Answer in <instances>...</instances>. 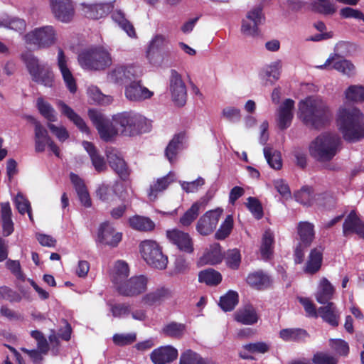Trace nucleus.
<instances>
[{
  "instance_id": "obj_7",
  "label": "nucleus",
  "mask_w": 364,
  "mask_h": 364,
  "mask_svg": "<svg viewBox=\"0 0 364 364\" xmlns=\"http://www.w3.org/2000/svg\"><path fill=\"white\" fill-rule=\"evenodd\" d=\"M139 247L142 258L149 265L160 270L166 268L168 257L163 254L161 247L156 241H142Z\"/></svg>"
},
{
  "instance_id": "obj_9",
  "label": "nucleus",
  "mask_w": 364,
  "mask_h": 364,
  "mask_svg": "<svg viewBox=\"0 0 364 364\" xmlns=\"http://www.w3.org/2000/svg\"><path fill=\"white\" fill-rule=\"evenodd\" d=\"M26 43L38 48H46L55 43V32L53 26H46L36 28L24 36Z\"/></svg>"
},
{
  "instance_id": "obj_31",
  "label": "nucleus",
  "mask_w": 364,
  "mask_h": 364,
  "mask_svg": "<svg viewBox=\"0 0 364 364\" xmlns=\"http://www.w3.org/2000/svg\"><path fill=\"white\" fill-rule=\"evenodd\" d=\"M320 316L323 321L329 325L337 327L339 324V314L336 306L333 302L326 304L325 306L318 308V317Z\"/></svg>"
},
{
  "instance_id": "obj_23",
  "label": "nucleus",
  "mask_w": 364,
  "mask_h": 364,
  "mask_svg": "<svg viewBox=\"0 0 364 364\" xmlns=\"http://www.w3.org/2000/svg\"><path fill=\"white\" fill-rule=\"evenodd\" d=\"M343 233L347 236L349 233H355L364 239V223L358 216L355 210H351L343 224Z\"/></svg>"
},
{
  "instance_id": "obj_29",
  "label": "nucleus",
  "mask_w": 364,
  "mask_h": 364,
  "mask_svg": "<svg viewBox=\"0 0 364 364\" xmlns=\"http://www.w3.org/2000/svg\"><path fill=\"white\" fill-rule=\"evenodd\" d=\"M335 56H330L325 62L324 64L318 66L320 69H324L330 66L332 63V69L336 70L337 71L342 73L348 76H351L354 74L355 66L354 65L348 60L340 59L336 60Z\"/></svg>"
},
{
  "instance_id": "obj_50",
  "label": "nucleus",
  "mask_w": 364,
  "mask_h": 364,
  "mask_svg": "<svg viewBox=\"0 0 364 364\" xmlns=\"http://www.w3.org/2000/svg\"><path fill=\"white\" fill-rule=\"evenodd\" d=\"M171 181L168 176L158 178L152 185L150 186L148 191V196L151 200H155L159 193L166 190L169 186Z\"/></svg>"
},
{
  "instance_id": "obj_37",
  "label": "nucleus",
  "mask_w": 364,
  "mask_h": 364,
  "mask_svg": "<svg viewBox=\"0 0 364 364\" xmlns=\"http://www.w3.org/2000/svg\"><path fill=\"white\" fill-rule=\"evenodd\" d=\"M279 337L286 342H301L309 337L308 332L300 328H284L279 331Z\"/></svg>"
},
{
  "instance_id": "obj_42",
  "label": "nucleus",
  "mask_w": 364,
  "mask_h": 364,
  "mask_svg": "<svg viewBox=\"0 0 364 364\" xmlns=\"http://www.w3.org/2000/svg\"><path fill=\"white\" fill-rule=\"evenodd\" d=\"M35 132V151L38 153L43 152L46 149V145H48L51 141V138L49 136L47 129L42 125L38 126L36 129H34Z\"/></svg>"
},
{
  "instance_id": "obj_8",
  "label": "nucleus",
  "mask_w": 364,
  "mask_h": 364,
  "mask_svg": "<svg viewBox=\"0 0 364 364\" xmlns=\"http://www.w3.org/2000/svg\"><path fill=\"white\" fill-rule=\"evenodd\" d=\"M87 114L103 141H109L119 134L118 127L100 112L90 109Z\"/></svg>"
},
{
  "instance_id": "obj_11",
  "label": "nucleus",
  "mask_w": 364,
  "mask_h": 364,
  "mask_svg": "<svg viewBox=\"0 0 364 364\" xmlns=\"http://www.w3.org/2000/svg\"><path fill=\"white\" fill-rule=\"evenodd\" d=\"M147 279L143 276L133 277L115 287L117 292L127 297L137 296L146 289Z\"/></svg>"
},
{
  "instance_id": "obj_20",
  "label": "nucleus",
  "mask_w": 364,
  "mask_h": 364,
  "mask_svg": "<svg viewBox=\"0 0 364 364\" xmlns=\"http://www.w3.org/2000/svg\"><path fill=\"white\" fill-rule=\"evenodd\" d=\"M50 6L55 17L62 22H69L74 16V7L71 0H50Z\"/></svg>"
},
{
  "instance_id": "obj_24",
  "label": "nucleus",
  "mask_w": 364,
  "mask_h": 364,
  "mask_svg": "<svg viewBox=\"0 0 364 364\" xmlns=\"http://www.w3.org/2000/svg\"><path fill=\"white\" fill-rule=\"evenodd\" d=\"M233 316L236 322L247 326L254 325L259 319L256 309L252 304H247L238 309Z\"/></svg>"
},
{
  "instance_id": "obj_22",
  "label": "nucleus",
  "mask_w": 364,
  "mask_h": 364,
  "mask_svg": "<svg viewBox=\"0 0 364 364\" xmlns=\"http://www.w3.org/2000/svg\"><path fill=\"white\" fill-rule=\"evenodd\" d=\"M152 95V92L142 86L141 80L133 79L125 87V96L130 101H142L151 98Z\"/></svg>"
},
{
  "instance_id": "obj_19",
  "label": "nucleus",
  "mask_w": 364,
  "mask_h": 364,
  "mask_svg": "<svg viewBox=\"0 0 364 364\" xmlns=\"http://www.w3.org/2000/svg\"><path fill=\"white\" fill-rule=\"evenodd\" d=\"M295 102L286 99L277 109V124L279 129L284 130L289 127L294 117Z\"/></svg>"
},
{
  "instance_id": "obj_10",
  "label": "nucleus",
  "mask_w": 364,
  "mask_h": 364,
  "mask_svg": "<svg viewBox=\"0 0 364 364\" xmlns=\"http://www.w3.org/2000/svg\"><path fill=\"white\" fill-rule=\"evenodd\" d=\"M223 210L218 208L205 212L197 221L196 229L197 232L203 235H210L216 229Z\"/></svg>"
},
{
  "instance_id": "obj_43",
  "label": "nucleus",
  "mask_w": 364,
  "mask_h": 364,
  "mask_svg": "<svg viewBox=\"0 0 364 364\" xmlns=\"http://www.w3.org/2000/svg\"><path fill=\"white\" fill-rule=\"evenodd\" d=\"M198 281L208 286H217L222 281V275L214 269L208 268L199 272Z\"/></svg>"
},
{
  "instance_id": "obj_41",
  "label": "nucleus",
  "mask_w": 364,
  "mask_h": 364,
  "mask_svg": "<svg viewBox=\"0 0 364 364\" xmlns=\"http://www.w3.org/2000/svg\"><path fill=\"white\" fill-rule=\"evenodd\" d=\"M239 303L238 293L229 290L225 295L220 296L218 305L225 311H232Z\"/></svg>"
},
{
  "instance_id": "obj_3",
  "label": "nucleus",
  "mask_w": 364,
  "mask_h": 364,
  "mask_svg": "<svg viewBox=\"0 0 364 364\" xmlns=\"http://www.w3.org/2000/svg\"><path fill=\"white\" fill-rule=\"evenodd\" d=\"M112 120L118 127L120 134L125 136H136L151 129L150 122L142 115L133 112L114 114Z\"/></svg>"
},
{
  "instance_id": "obj_12",
  "label": "nucleus",
  "mask_w": 364,
  "mask_h": 364,
  "mask_svg": "<svg viewBox=\"0 0 364 364\" xmlns=\"http://www.w3.org/2000/svg\"><path fill=\"white\" fill-rule=\"evenodd\" d=\"M106 156L111 168L118 175L121 180H128L131 170L120 153L115 149L107 150Z\"/></svg>"
},
{
  "instance_id": "obj_38",
  "label": "nucleus",
  "mask_w": 364,
  "mask_h": 364,
  "mask_svg": "<svg viewBox=\"0 0 364 364\" xmlns=\"http://www.w3.org/2000/svg\"><path fill=\"white\" fill-rule=\"evenodd\" d=\"M171 297H172V291L168 288L162 287L146 294L143 297V302L145 304L152 306Z\"/></svg>"
},
{
  "instance_id": "obj_61",
  "label": "nucleus",
  "mask_w": 364,
  "mask_h": 364,
  "mask_svg": "<svg viewBox=\"0 0 364 364\" xmlns=\"http://www.w3.org/2000/svg\"><path fill=\"white\" fill-rule=\"evenodd\" d=\"M109 306L113 317L121 318L131 314V306L127 303L111 304Z\"/></svg>"
},
{
  "instance_id": "obj_15",
  "label": "nucleus",
  "mask_w": 364,
  "mask_h": 364,
  "mask_svg": "<svg viewBox=\"0 0 364 364\" xmlns=\"http://www.w3.org/2000/svg\"><path fill=\"white\" fill-rule=\"evenodd\" d=\"M170 90L172 100L178 107L183 106L186 102L187 91L186 87L181 78V76L175 70H171L170 78Z\"/></svg>"
},
{
  "instance_id": "obj_39",
  "label": "nucleus",
  "mask_w": 364,
  "mask_h": 364,
  "mask_svg": "<svg viewBox=\"0 0 364 364\" xmlns=\"http://www.w3.org/2000/svg\"><path fill=\"white\" fill-rule=\"evenodd\" d=\"M112 20L117 23L122 29L130 37L136 36V31L133 24L126 18L125 14L121 10H115L112 12Z\"/></svg>"
},
{
  "instance_id": "obj_27",
  "label": "nucleus",
  "mask_w": 364,
  "mask_h": 364,
  "mask_svg": "<svg viewBox=\"0 0 364 364\" xmlns=\"http://www.w3.org/2000/svg\"><path fill=\"white\" fill-rule=\"evenodd\" d=\"M57 105L60 108L62 114L65 116L70 121H71L80 129V132L86 134L90 133V129L84 119L70 106H68L62 100H59Z\"/></svg>"
},
{
  "instance_id": "obj_18",
  "label": "nucleus",
  "mask_w": 364,
  "mask_h": 364,
  "mask_svg": "<svg viewBox=\"0 0 364 364\" xmlns=\"http://www.w3.org/2000/svg\"><path fill=\"white\" fill-rule=\"evenodd\" d=\"M169 41L163 35H156L150 41L146 50V58L150 63H154L157 59H162Z\"/></svg>"
},
{
  "instance_id": "obj_58",
  "label": "nucleus",
  "mask_w": 364,
  "mask_h": 364,
  "mask_svg": "<svg viewBox=\"0 0 364 364\" xmlns=\"http://www.w3.org/2000/svg\"><path fill=\"white\" fill-rule=\"evenodd\" d=\"M226 265L231 269H238L241 263V254L239 250H229L225 257Z\"/></svg>"
},
{
  "instance_id": "obj_63",
  "label": "nucleus",
  "mask_w": 364,
  "mask_h": 364,
  "mask_svg": "<svg viewBox=\"0 0 364 364\" xmlns=\"http://www.w3.org/2000/svg\"><path fill=\"white\" fill-rule=\"evenodd\" d=\"M21 299V295L11 288L6 286L0 287V299H6L10 302H19Z\"/></svg>"
},
{
  "instance_id": "obj_57",
  "label": "nucleus",
  "mask_w": 364,
  "mask_h": 364,
  "mask_svg": "<svg viewBox=\"0 0 364 364\" xmlns=\"http://www.w3.org/2000/svg\"><path fill=\"white\" fill-rule=\"evenodd\" d=\"M14 203L20 214L24 215L27 213L30 219L32 220L31 203L21 193H17L14 199Z\"/></svg>"
},
{
  "instance_id": "obj_59",
  "label": "nucleus",
  "mask_w": 364,
  "mask_h": 364,
  "mask_svg": "<svg viewBox=\"0 0 364 364\" xmlns=\"http://www.w3.org/2000/svg\"><path fill=\"white\" fill-rule=\"evenodd\" d=\"M247 207L256 219L260 220L263 218L262 205L257 198L250 196L247 198Z\"/></svg>"
},
{
  "instance_id": "obj_34",
  "label": "nucleus",
  "mask_w": 364,
  "mask_h": 364,
  "mask_svg": "<svg viewBox=\"0 0 364 364\" xmlns=\"http://www.w3.org/2000/svg\"><path fill=\"white\" fill-rule=\"evenodd\" d=\"M205 208L203 202L198 200L192 204L180 218L179 225L182 227L190 226L193 221L198 218L201 210Z\"/></svg>"
},
{
  "instance_id": "obj_47",
  "label": "nucleus",
  "mask_w": 364,
  "mask_h": 364,
  "mask_svg": "<svg viewBox=\"0 0 364 364\" xmlns=\"http://www.w3.org/2000/svg\"><path fill=\"white\" fill-rule=\"evenodd\" d=\"M161 331L166 336L173 338H181L186 331V325L172 321L165 325Z\"/></svg>"
},
{
  "instance_id": "obj_2",
  "label": "nucleus",
  "mask_w": 364,
  "mask_h": 364,
  "mask_svg": "<svg viewBox=\"0 0 364 364\" xmlns=\"http://www.w3.org/2000/svg\"><path fill=\"white\" fill-rule=\"evenodd\" d=\"M338 122L346 141L355 142L364 138V114L358 108H341Z\"/></svg>"
},
{
  "instance_id": "obj_17",
  "label": "nucleus",
  "mask_w": 364,
  "mask_h": 364,
  "mask_svg": "<svg viewBox=\"0 0 364 364\" xmlns=\"http://www.w3.org/2000/svg\"><path fill=\"white\" fill-rule=\"evenodd\" d=\"M68 58L60 48L58 50L57 65L62 75L63 81L71 93L77 91V84L75 77L68 67Z\"/></svg>"
},
{
  "instance_id": "obj_16",
  "label": "nucleus",
  "mask_w": 364,
  "mask_h": 364,
  "mask_svg": "<svg viewBox=\"0 0 364 364\" xmlns=\"http://www.w3.org/2000/svg\"><path fill=\"white\" fill-rule=\"evenodd\" d=\"M122 237V234L117 232L109 222L100 224L97 232V241L100 243L114 247L121 242Z\"/></svg>"
},
{
  "instance_id": "obj_64",
  "label": "nucleus",
  "mask_w": 364,
  "mask_h": 364,
  "mask_svg": "<svg viewBox=\"0 0 364 364\" xmlns=\"http://www.w3.org/2000/svg\"><path fill=\"white\" fill-rule=\"evenodd\" d=\"M87 94L92 100L100 105H105L109 102V97L102 94L95 86L90 87L87 90Z\"/></svg>"
},
{
  "instance_id": "obj_54",
  "label": "nucleus",
  "mask_w": 364,
  "mask_h": 364,
  "mask_svg": "<svg viewBox=\"0 0 364 364\" xmlns=\"http://www.w3.org/2000/svg\"><path fill=\"white\" fill-rule=\"evenodd\" d=\"M233 228V218L232 216L229 215L226 217L225 220L220 225L219 229L215 234V237L217 240H225L228 237Z\"/></svg>"
},
{
  "instance_id": "obj_46",
  "label": "nucleus",
  "mask_w": 364,
  "mask_h": 364,
  "mask_svg": "<svg viewBox=\"0 0 364 364\" xmlns=\"http://www.w3.org/2000/svg\"><path fill=\"white\" fill-rule=\"evenodd\" d=\"M274 238L270 230H266L262 235L260 247L261 255L264 259H268L273 253Z\"/></svg>"
},
{
  "instance_id": "obj_53",
  "label": "nucleus",
  "mask_w": 364,
  "mask_h": 364,
  "mask_svg": "<svg viewBox=\"0 0 364 364\" xmlns=\"http://www.w3.org/2000/svg\"><path fill=\"white\" fill-rule=\"evenodd\" d=\"M311 10L324 15H331L336 12V8L330 0H318L311 4Z\"/></svg>"
},
{
  "instance_id": "obj_25",
  "label": "nucleus",
  "mask_w": 364,
  "mask_h": 364,
  "mask_svg": "<svg viewBox=\"0 0 364 364\" xmlns=\"http://www.w3.org/2000/svg\"><path fill=\"white\" fill-rule=\"evenodd\" d=\"M247 283L252 288L263 291L272 286L271 277L262 270H258L250 273L246 279Z\"/></svg>"
},
{
  "instance_id": "obj_13",
  "label": "nucleus",
  "mask_w": 364,
  "mask_h": 364,
  "mask_svg": "<svg viewBox=\"0 0 364 364\" xmlns=\"http://www.w3.org/2000/svg\"><path fill=\"white\" fill-rule=\"evenodd\" d=\"M263 18L262 6H257L250 10L242 21L241 31L245 36H257L259 35L258 26L261 24Z\"/></svg>"
},
{
  "instance_id": "obj_60",
  "label": "nucleus",
  "mask_w": 364,
  "mask_h": 364,
  "mask_svg": "<svg viewBox=\"0 0 364 364\" xmlns=\"http://www.w3.org/2000/svg\"><path fill=\"white\" fill-rule=\"evenodd\" d=\"M313 364H338V358L325 352L319 351L311 358Z\"/></svg>"
},
{
  "instance_id": "obj_1",
  "label": "nucleus",
  "mask_w": 364,
  "mask_h": 364,
  "mask_svg": "<svg viewBox=\"0 0 364 364\" xmlns=\"http://www.w3.org/2000/svg\"><path fill=\"white\" fill-rule=\"evenodd\" d=\"M298 115L306 126L315 129L324 127L331 118L326 103L321 99L311 97L299 102Z\"/></svg>"
},
{
  "instance_id": "obj_26",
  "label": "nucleus",
  "mask_w": 364,
  "mask_h": 364,
  "mask_svg": "<svg viewBox=\"0 0 364 364\" xmlns=\"http://www.w3.org/2000/svg\"><path fill=\"white\" fill-rule=\"evenodd\" d=\"M112 6L109 3H96L82 4V11L87 18L99 19L106 16L112 11Z\"/></svg>"
},
{
  "instance_id": "obj_44",
  "label": "nucleus",
  "mask_w": 364,
  "mask_h": 364,
  "mask_svg": "<svg viewBox=\"0 0 364 364\" xmlns=\"http://www.w3.org/2000/svg\"><path fill=\"white\" fill-rule=\"evenodd\" d=\"M110 78L115 83L125 84L129 82H130L134 79V75L130 69L124 67H118L112 71Z\"/></svg>"
},
{
  "instance_id": "obj_30",
  "label": "nucleus",
  "mask_w": 364,
  "mask_h": 364,
  "mask_svg": "<svg viewBox=\"0 0 364 364\" xmlns=\"http://www.w3.org/2000/svg\"><path fill=\"white\" fill-rule=\"evenodd\" d=\"M70 178L81 204L85 208L91 207L92 200L83 180L74 173H70Z\"/></svg>"
},
{
  "instance_id": "obj_48",
  "label": "nucleus",
  "mask_w": 364,
  "mask_h": 364,
  "mask_svg": "<svg viewBox=\"0 0 364 364\" xmlns=\"http://www.w3.org/2000/svg\"><path fill=\"white\" fill-rule=\"evenodd\" d=\"M183 139V134L179 133L175 134L166 146L165 149V156L171 163L175 160L179 146L182 144Z\"/></svg>"
},
{
  "instance_id": "obj_4",
  "label": "nucleus",
  "mask_w": 364,
  "mask_h": 364,
  "mask_svg": "<svg viewBox=\"0 0 364 364\" xmlns=\"http://www.w3.org/2000/svg\"><path fill=\"white\" fill-rule=\"evenodd\" d=\"M21 58L33 82L48 87L53 86L54 73L47 63H42L30 51L23 53Z\"/></svg>"
},
{
  "instance_id": "obj_45",
  "label": "nucleus",
  "mask_w": 364,
  "mask_h": 364,
  "mask_svg": "<svg viewBox=\"0 0 364 364\" xmlns=\"http://www.w3.org/2000/svg\"><path fill=\"white\" fill-rule=\"evenodd\" d=\"M129 266L124 261H117L114 266V271L112 277V281L114 287L127 279L129 276Z\"/></svg>"
},
{
  "instance_id": "obj_33",
  "label": "nucleus",
  "mask_w": 364,
  "mask_h": 364,
  "mask_svg": "<svg viewBox=\"0 0 364 364\" xmlns=\"http://www.w3.org/2000/svg\"><path fill=\"white\" fill-rule=\"evenodd\" d=\"M335 289L326 278L321 280L318 289L315 294L317 302L326 304L331 302Z\"/></svg>"
},
{
  "instance_id": "obj_32",
  "label": "nucleus",
  "mask_w": 364,
  "mask_h": 364,
  "mask_svg": "<svg viewBox=\"0 0 364 364\" xmlns=\"http://www.w3.org/2000/svg\"><path fill=\"white\" fill-rule=\"evenodd\" d=\"M223 255L220 244L215 243L210 246V249L205 252L199 259L198 263L200 265H215L223 261Z\"/></svg>"
},
{
  "instance_id": "obj_49",
  "label": "nucleus",
  "mask_w": 364,
  "mask_h": 364,
  "mask_svg": "<svg viewBox=\"0 0 364 364\" xmlns=\"http://www.w3.org/2000/svg\"><path fill=\"white\" fill-rule=\"evenodd\" d=\"M264 155L268 164L274 169L279 170L282 167V159L280 151L273 149L272 147L264 148Z\"/></svg>"
},
{
  "instance_id": "obj_6",
  "label": "nucleus",
  "mask_w": 364,
  "mask_h": 364,
  "mask_svg": "<svg viewBox=\"0 0 364 364\" xmlns=\"http://www.w3.org/2000/svg\"><path fill=\"white\" fill-rule=\"evenodd\" d=\"M78 62L83 68L93 70H104L112 63L110 54L101 48L90 49L78 55Z\"/></svg>"
},
{
  "instance_id": "obj_56",
  "label": "nucleus",
  "mask_w": 364,
  "mask_h": 364,
  "mask_svg": "<svg viewBox=\"0 0 364 364\" xmlns=\"http://www.w3.org/2000/svg\"><path fill=\"white\" fill-rule=\"evenodd\" d=\"M331 348L339 355L346 357L349 354L348 343L341 338H331L329 340Z\"/></svg>"
},
{
  "instance_id": "obj_52",
  "label": "nucleus",
  "mask_w": 364,
  "mask_h": 364,
  "mask_svg": "<svg viewBox=\"0 0 364 364\" xmlns=\"http://www.w3.org/2000/svg\"><path fill=\"white\" fill-rule=\"evenodd\" d=\"M346 98L353 102H364V86L354 85L349 86L345 91Z\"/></svg>"
},
{
  "instance_id": "obj_21",
  "label": "nucleus",
  "mask_w": 364,
  "mask_h": 364,
  "mask_svg": "<svg viewBox=\"0 0 364 364\" xmlns=\"http://www.w3.org/2000/svg\"><path fill=\"white\" fill-rule=\"evenodd\" d=\"M178 355L176 348L165 346L154 349L150 354V359L154 364H168L174 361Z\"/></svg>"
},
{
  "instance_id": "obj_28",
  "label": "nucleus",
  "mask_w": 364,
  "mask_h": 364,
  "mask_svg": "<svg viewBox=\"0 0 364 364\" xmlns=\"http://www.w3.org/2000/svg\"><path fill=\"white\" fill-rule=\"evenodd\" d=\"M323 249L321 246L311 250L304 269L305 273L314 274L320 270L323 262Z\"/></svg>"
},
{
  "instance_id": "obj_14",
  "label": "nucleus",
  "mask_w": 364,
  "mask_h": 364,
  "mask_svg": "<svg viewBox=\"0 0 364 364\" xmlns=\"http://www.w3.org/2000/svg\"><path fill=\"white\" fill-rule=\"evenodd\" d=\"M166 235L168 241L176 245L180 251L188 254L193 252V242L188 233L173 228L166 230Z\"/></svg>"
},
{
  "instance_id": "obj_62",
  "label": "nucleus",
  "mask_w": 364,
  "mask_h": 364,
  "mask_svg": "<svg viewBox=\"0 0 364 364\" xmlns=\"http://www.w3.org/2000/svg\"><path fill=\"white\" fill-rule=\"evenodd\" d=\"M298 301L303 306L306 316L318 318V309H316L315 304L309 298L299 296Z\"/></svg>"
},
{
  "instance_id": "obj_51",
  "label": "nucleus",
  "mask_w": 364,
  "mask_h": 364,
  "mask_svg": "<svg viewBox=\"0 0 364 364\" xmlns=\"http://www.w3.org/2000/svg\"><path fill=\"white\" fill-rule=\"evenodd\" d=\"M36 107L39 113L48 121L53 122L57 120L55 109L50 103L45 101L42 97L37 99Z\"/></svg>"
},
{
  "instance_id": "obj_40",
  "label": "nucleus",
  "mask_w": 364,
  "mask_h": 364,
  "mask_svg": "<svg viewBox=\"0 0 364 364\" xmlns=\"http://www.w3.org/2000/svg\"><path fill=\"white\" fill-rule=\"evenodd\" d=\"M132 228L143 232L151 231L155 228V223L148 217L136 215L129 219Z\"/></svg>"
},
{
  "instance_id": "obj_5",
  "label": "nucleus",
  "mask_w": 364,
  "mask_h": 364,
  "mask_svg": "<svg viewBox=\"0 0 364 364\" xmlns=\"http://www.w3.org/2000/svg\"><path fill=\"white\" fill-rule=\"evenodd\" d=\"M341 143L340 138L332 134L319 135L310 146L311 155L319 161L331 160L338 151Z\"/></svg>"
},
{
  "instance_id": "obj_55",
  "label": "nucleus",
  "mask_w": 364,
  "mask_h": 364,
  "mask_svg": "<svg viewBox=\"0 0 364 364\" xmlns=\"http://www.w3.org/2000/svg\"><path fill=\"white\" fill-rule=\"evenodd\" d=\"M296 200L304 205H311L313 200V188L310 186H303L294 193Z\"/></svg>"
},
{
  "instance_id": "obj_35",
  "label": "nucleus",
  "mask_w": 364,
  "mask_h": 364,
  "mask_svg": "<svg viewBox=\"0 0 364 364\" xmlns=\"http://www.w3.org/2000/svg\"><path fill=\"white\" fill-rule=\"evenodd\" d=\"M12 211L9 202L1 203V220L2 223L3 234L7 237L14 232V223L11 219Z\"/></svg>"
},
{
  "instance_id": "obj_36",
  "label": "nucleus",
  "mask_w": 364,
  "mask_h": 364,
  "mask_svg": "<svg viewBox=\"0 0 364 364\" xmlns=\"http://www.w3.org/2000/svg\"><path fill=\"white\" fill-rule=\"evenodd\" d=\"M297 233L300 239L299 243L304 244V247H309L314 239V226L306 221L299 222L297 225Z\"/></svg>"
}]
</instances>
